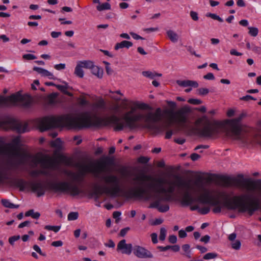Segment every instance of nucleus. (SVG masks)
Instances as JSON below:
<instances>
[{"label":"nucleus","mask_w":261,"mask_h":261,"mask_svg":"<svg viewBox=\"0 0 261 261\" xmlns=\"http://www.w3.org/2000/svg\"><path fill=\"white\" fill-rule=\"evenodd\" d=\"M136 108V106L132 107L129 111L125 113L123 120L125 122V125L123 122L121 121V119L116 115H113L106 118L96 116L92 118L90 113L87 112L82 113L78 116L67 114L58 117L46 116L38 119L37 125L41 132L63 125L71 128L81 129L92 126L100 127L107 126L110 124L114 125V129L115 131L122 130L125 126L132 129L137 127V122L142 120L145 121V115L141 114L133 115Z\"/></svg>","instance_id":"obj_1"},{"label":"nucleus","mask_w":261,"mask_h":261,"mask_svg":"<svg viewBox=\"0 0 261 261\" xmlns=\"http://www.w3.org/2000/svg\"><path fill=\"white\" fill-rule=\"evenodd\" d=\"M175 181H171L164 179L162 178H154L151 175H146L144 173H141L139 175L133 178L135 181H151L156 182L154 184H150L147 187L150 189H153L157 193H162L165 194L163 196H156L154 199H156L151 203L149 208H156L160 212L165 213L169 211V206L168 204L160 205L161 201H170L172 200V196L171 194L173 193L175 188H180L186 187L188 189L190 188L188 182L184 180L181 177L179 176H175ZM141 182L140 185H142Z\"/></svg>","instance_id":"obj_2"},{"label":"nucleus","mask_w":261,"mask_h":261,"mask_svg":"<svg viewBox=\"0 0 261 261\" xmlns=\"http://www.w3.org/2000/svg\"><path fill=\"white\" fill-rule=\"evenodd\" d=\"M75 166L80 169L78 172L65 170L64 173L69 176L72 182L68 181L48 182V189L55 192H69L73 196H77L83 192L80 188L81 184L84 181L87 172H91L95 177H99V171L96 168L92 169L91 165L77 163Z\"/></svg>","instance_id":"obj_3"},{"label":"nucleus","mask_w":261,"mask_h":261,"mask_svg":"<svg viewBox=\"0 0 261 261\" xmlns=\"http://www.w3.org/2000/svg\"><path fill=\"white\" fill-rule=\"evenodd\" d=\"M247 116V113L243 111L236 118L227 120L226 134L244 146L254 143L261 145V132L241 124L242 120Z\"/></svg>","instance_id":"obj_4"},{"label":"nucleus","mask_w":261,"mask_h":261,"mask_svg":"<svg viewBox=\"0 0 261 261\" xmlns=\"http://www.w3.org/2000/svg\"><path fill=\"white\" fill-rule=\"evenodd\" d=\"M218 194L223 200V206L228 210H234L239 208L240 212H247L250 216H252L256 211L260 210L261 206L259 200L257 198H253L249 195L235 196L233 198L234 201L232 202L225 192H219Z\"/></svg>","instance_id":"obj_5"},{"label":"nucleus","mask_w":261,"mask_h":261,"mask_svg":"<svg viewBox=\"0 0 261 261\" xmlns=\"http://www.w3.org/2000/svg\"><path fill=\"white\" fill-rule=\"evenodd\" d=\"M196 127L193 129L201 137L213 138L216 137L223 130L220 123L211 121L207 116H203L195 122Z\"/></svg>","instance_id":"obj_6"},{"label":"nucleus","mask_w":261,"mask_h":261,"mask_svg":"<svg viewBox=\"0 0 261 261\" xmlns=\"http://www.w3.org/2000/svg\"><path fill=\"white\" fill-rule=\"evenodd\" d=\"M100 179L109 186H95L94 191L91 193V196H96V199L98 198L99 196L103 193L112 197H116L122 192L120 180L117 175L109 174L101 176Z\"/></svg>","instance_id":"obj_7"},{"label":"nucleus","mask_w":261,"mask_h":261,"mask_svg":"<svg viewBox=\"0 0 261 261\" xmlns=\"http://www.w3.org/2000/svg\"><path fill=\"white\" fill-rule=\"evenodd\" d=\"M191 112L190 108L185 106L174 112L173 110H165L164 114L168 115L167 122L164 127L168 129L173 123H176L184 126L187 122L188 114Z\"/></svg>","instance_id":"obj_8"},{"label":"nucleus","mask_w":261,"mask_h":261,"mask_svg":"<svg viewBox=\"0 0 261 261\" xmlns=\"http://www.w3.org/2000/svg\"><path fill=\"white\" fill-rule=\"evenodd\" d=\"M203 191V193L202 195L195 197L189 191L187 190L184 193L181 200V204L183 206H189L195 202L209 205H217L218 203V201L216 200V198H214L211 196L208 190L204 189Z\"/></svg>","instance_id":"obj_9"},{"label":"nucleus","mask_w":261,"mask_h":261,"mask_svg":"<svg viewBox=\"0 0 261 261\" xmlns=\"http://www.w3.org/2000/svg\"><path fill=\"white\" fill-rule=\"evenodd\" d=\"M0 154L9 155L19 158L16 161H8V164L9 166L8 169H17L19 165L27 164L30 159L32 158V155L29 153L25 152L20 153L18 150L11 151L6 146L2 145H0Z\"/></svg>","instance_id":"obj_10"},{"label":"nucleus","mask_w":261,"mask_h":261,"mask_svg":"<svg viewBox=\"0 0 261 261\" xmlns=\"http://www.w3.org/2000/svg\"><path fill=\"white\" fill-rule=\"evenodd\" d=\"M12 182L17 187L19 188V190L23 191L29 182L22 178H14L12 180ZM32 191L37 193L38 197L43 196L46 190L48 189V184L47 185H44L41 181L33 182L29 183Z\"/></svg>","instance_id":"obj_11"},{"label":"nucleus","mask_w":261,"mask_h":261,"mask_svg":"<svg viewBox=\"0 0 261 261\" xmlns=\"http://www.w3.org/2000/svg\"><path fill=\"white\" fill-rule=\"evenodd\" d=\"M162 117V110L160 108L156 109L154 113L149 112L145 115V122L148 128L154 129L158 132H162L165 130L164 124L162 126H156L155 123L160 121Z\"/></svg>","instance_id":"obj_12"},{"label":"nucleus","mask_w":261,"mask_h":261,"mask_svg":"<svg viewBox=\"0 0 261 261\" xmlns=\"http://www.w3.org/2000/svg\"><path fill=\"white\" fill-rule=\"evenodd\" d=\"M1 126L6 129H12L18 133H24L29 130L28 123L22 122L10 117H7L1 122Z\"/></svg>","instance_id":"obj_13"},{"label":"nucleus","mask_w":261,"mask_h":261,"mask_svg":"<svg viewBox=\"0 0 261 261\" xmlns=\"http://www.w3.org/2000/svg\"><path fill=\"white\" fill-rule=\"evenodd\" d=\"M29 165L32 167H36L38 164H40L41 167L43 169L53 168L55 166V161L49 157L45 158H39L36 156H32Z\"/></svg>","instance_id":"obj_14"},{"label":"nucleus","mask_w":261,"mask_h":261,"mask_svg":"<svg viewBox=\"0 0 261 261\" xmlns=\"http://www.w3.org/2000/svg\"><path fill=\"white\" fill-rule=\"evenodd\" d=\"M17 101L22 102L24 107H28L31 103L32 98L29 95H22L18 92L8 96V107L14 105Z\"/></svg>","instance_id":"obj_15"},{"label":"nucleus","mask_w":261,"mask_h":261,"mask_svg":"<svg viewBox=\"0 0 261 261\" xmlns=\"http://www.w3.org/2000/svg\"><path fill=\"white\" fill-rule=\"evenodd\" d=\"M127 193L129 197L143 199L146 201L149 200L152 198V195L142 187H139L137 188H132Z\"/></svg>","instance_id":"obj_16"},{"label":"nucleus","mask_w":261,"mask_h":261,"mask_svg":"<svg viewBox=\"0 0 261 261\" xmlns=\"http://www.w3.org/2000/svg\"><path fill=\"white\" fill-rule=\"evenodd\" d=\"M133 252L135 256L140 258H151L153 257L150 251L139 245L134 246Z\"/></svg>","instance_id":"obj_17"},{"label":"nucleus","mask_w":261,"mask_h":261,"mask_svg":"<svg viewBox=\"0 0 261 261\" xmlns=\"http://www.w3.org/2000/svg\"><path fill=\"white\" fill-rule=\"evenodd\" d=\"M133 245L130 243L127 244L125 239H123L119 242L117 246V251L121 252L122 254L130 255L133 250Z\"/></svg>","instance_id":"obj_18"},{"label":"nucleus","mask_w":261,"mask_h":261,"mask_svg":"<svg viewBox=\"0 0 261 261\" xmlns=\"http://www.w3.org/2000/svg\"><path fill=\"white\" fill-rule=\"evenodd\" d=\"M114 163L113 158L109 156H103L100 159V161L97 164L98 171H103L107 165H112Z\"/></svg>","instance_id":"obj_19"},{"label":"nucleus","mask_w":261,"mask_h":261,"mask_svg":"<svg viewBox=\"0 0 261 261\" xmlns=\"http://www.w3.org/2000/svg\"><path fill=\"white\" fill-rule=\"evenodd\" d=\"M176 83L179 86L183 87H193L194 88H197L198 87V83L196 81L191 80H177L176 81Z\"/></svg>","instance_id":"obj_20"},{"label":"nucleus","mask_w":261,"mask_h":261,"mask_svg":"<svg viewBox=\"0 0 261 261\" xmlns=\"http://www.w3.org/2000/svg\"><path fill=\"white\" fill-rule=\"evenodd\" d=\"M133 46V43L130 41L124 40L121 41L120 43H117L116 44L114 48L115 50H118L120 48H122L125 47L126 48H129V47Z\"/></svg>","instance_id":"obj_21"},{"label":"nucleus","mask_w":261,"mask_h":261,"mask_svg":"<svg viewBox=\"0 0 261 261\" xmlns=\"http://www.w3.org/2000/svg\"><path fill=\"white\" fill-rule=\"evenodd\" d=\"M93 74L96 75L97 77L101 79L102 77L103 71L102 68L94 65L90 69Z\"/></svg>","instance_id":"obj_22"},{"label":"nucleus","mask_w":261,"mask_h":261,"mask_svg":"<svg viewBox=\"0 0 261 261\" xmlns=\"http://www.w3.org/2000/svg\"><path fill=\"white\" fill-rule=\"evenodd\" d=\"M30 175L32 176H37L39 174L43 175H50V173L48 171L43 169V170H34L32 171L30 173Z\"/></svg>","instance_id":"obj_23"},{"label":"nucleus","mask_w":261,"mask_h":261,"mask_svg":"<svg viewBox=\"0 0 261 261\" xmlns=\"http://www.w3.org/2000/svg\"><path fill=\"white\" fill-rule=\"evenodd\" d=\"M56 87L59 90H60L61 92L63 93L64 94L67 95L70 97L73 96V94L71 93L68 92L67 90V89H72V88L70 87V86H63V85H56Z\"/></svg>","instance_id":"obj_24"},{"label":"nucleus","mask_w":261,"mask_h":261,"mask_svg":"<svg viewBox=\"0 0 261 261\" xmlns=\"http://www.w3.org/2000/svg\"><path fill=\"white\" fill-rule=\"evenodd\" d=\"M168 37L172 42H176L178 39V35L172 30H168L167 32Z\"/></svg>","instance_id":"obj_25"},{"label":"nucleus","mask_w":261,"mask_h":261,"mask_svg":"<svg viewBox=\"0 0 261 261\" xmlns=\"http://www.w3.org/2000/svg\"><path fill=\"white\" fill-rule=\"evenodd\" d=\"M33 69L34 71L37 72L38 73L41 74L44 76L52 75V73L51 72L40 67H34Z\"/></svg>","instance_id":"obj_26"},{"label":"nucleus","mask_w":261,"mask_h":261,"mask_svg":"<svg viewBox=\"0 0 261 261\" xmlns=\"http://www.w3.org/2000/svg\"><path fill=\"white\" fill-rule=\"evenodd\" d=\"M25 216H31L34 219H37L40 216V214L39 212H34V210H30L25 213Z\"/></svg>","instance_id":"obj_27"},{"label":"nucleus","mask_w":261,"mask_h":261,"mask_svg":"<svg viewBox=\"0 0 261 261\" xmlns=\"http://www.w3.org/2000/svg\"><path fill=\"white\" fill-rule=\"evenodd\" d=\"M182 249L185 252L184 254L188 258H191L190 246L189 244H184L182 246Z\"/></svg>","instance_id":"obj_28"},{"label":"nucleus","mask_w":261,"mask_h":261,"mask_svg":"<svg viewBox=\"0 0 261 261\" xmlns=\"http://www.w3.org/2000/svg\"><path fill=\"white\" fill-rule=\"evenodd\" d=\"M82 68L80 64H78L75 68L74 74L80 78H82L84 76V71Z\"/></svg>","instance_id":"obj_29"},{"label":"nucleus","mask_w":261,"mask_h":261,"mask_svg":"<svg viewBox=\"0 0 261 261\" xmlns=\"http://www.w3.org/2000/svg\"><path fill=\"white\" fill-rule=\"evenodd\" d=\"M216 200L218 201V203L217 205H210L211 206H215L212 211L215 214L220 213L221 212L222 206L221 205V202L219 198H216Z\"/></svg>","instance_id":"obj_30"},{"label":"nucleus","mask_w":261,"mask_h":261,"mask_svg":"<svg viewBox=\"0 0 261 261\" xmlns=\"http://www.w3.org/2000/svg\"><path fill=\"white\" fill-rule=\"evenodd\" d=\"M83 68L91 69L94 65L93 62L91 61H81L79 63Z\"/></svg>","instance_id":"obj_31"},{"label":"nucleus","mask_w":261,"mask_h":261,"mask_svg":"<svg viewBox=\"0 0 261 261\" xmlns=\"http://www.w3.org/2000/svg\"><path fill=\"white\" fill-rule=\"evenodd\" d=\"M96 9L99 11H101L105 10H110L111 9V5L108 3H105L101 5H98Z\"/></svg>","instance_id":"obj_32"},{"label":"nucleus","mask_w":261,"mask_h":261,"mask_svg":"<svg viewBox=\"0 0 261 261\" xmlns=\"http://www.w3.org/2000/svg\"><path fill=\"white\" fill-rule=\"evenodd\" d=\"M12 143L13 145H12L11 144H7V145L10 147H12L13 150H11L9 147H7L8 148H9L11 151H14V150H16L15 149H14V147L17 146L19 145L20 143V139L18 137L14 138L12 140Z\"/></svg>","instance_id":"obj_33"},{"label":"nucleus","mask_w":261,"mask_h":261,"mask_svg":"<svg viewBox=\"0 0 261 261\" xmlns=\"http://www.w3.org/2000/svg\"><path fill=\"white\" fill-rule=\"evenodd\" d=\"M51 146L53 147L60 149L62 147V141L60 138L56 139L51 143Z\"/></svg>","instance_id":"obj_34"},{"label":"nucleus","mask_w":261,"mask_h":261,"mask_svg":"<svg viewBox=\"0 0 261 261\" xmlns=\"http://www.w3.org/2000/svg\"><path fill=\"white\" fill-rule=\"evenodd\" d=\"M206 16L210 17L214 20H217L220 22H223V20L222 18L214 13H208L206 14Z\"/></svg>","instance_id":"obj_35"},{"label":"nucleus","mask_w":261,"mask_h":261,"mask_svg":"<svg viewBox=\"0 0 261 261\" xmlns=\"http://www.w3.org/2000/svg\"><path fill=\"white\" fill-rule=\"evenodd\" d=\"M218 254L215 252H210L205 254L203 258L204 259L208 260L211 259H214L218 257Z\"/></svg>","instance_id":"obj_36"},{"label":"nucleus","mask_w":261,"mask_h":261,"mask_svg":"<svg viewBox=\"0 0 261 261\" xmlns=\"http://www.w3.org/2000/svg\"><path fill=\"white\" fill-rule=\"evenodd\" d=\"M248 29L249 30L248 33L251 36L256 37L258 33V30L257 28L250 27H248Z\"/></svg>","instance_id":"obj_37"},{"label":"nucleus","mask_w":261,"mask_h":261,"mask_svg":"<svg viewBox=\"0 0 261 261\" xmlns=\"http://www.w3.org/2000/svg\"><path fill=\"white\" fill-rule=\"evenodd\" d=\"M241 246V243L240 240H236L233 241L231 243V246L232 248L234 250H238L240 249Z\"/></svg>","instance_id":"obj_38"},{"label":"nucleus","mask_w":261,"mask_h":261,"mask_svg":"<svg viewBox=\"0 0 261 261\" xmlns=\"http://www.w3.org/2000/svg\"><path fill=\"white\" fill-rule=\"evenodd\" d=\"M134 106H136L137 108L143 109V110H146L149 109V107L148 105L144 103H138L137 102H136L134 103Z\"/></svg>","instance_id":"obj_39"},{"label":"nucleus","mask_w":261,"mask_h":261,"mask_svg":"<svg viewBox=\"0 0 261 261\" xmlns=\"http://www.w3.org/2000/svg\"><path fill=\"white\" fill-rule=\"evenodd\" d=\"M44 228L48 230H52L55 232H57L61 228L60 226H51V225H46L44 227Z\"/></svg>","instance_id":"obj_40"},{"label":"nucleus","mask_w":261,"mask_h":261,"mask_svg":"<svg viewBox=\"0 0 261 261\" xmlns=\"http://www.w3.org/2000/svg\"><path fill=\"white\" fill-rule=\"evenodd\" d=\"M8 96L4 97L2 95H0V107H2V106L8 107Z\"/></svg>","instance_id":"obj_41"},{"label":"nucleus","mask_w":261,"mask_h":261,"mask_svg":"<svg viewBox=\"0 0 261 261\" xmlns=\"http://www.w3.org/2000/svg\"><path fill=\"white\" fill-rule=\"evenodd\" d=\"M79 213L77 212H70L68 215V219L69 221L75 220L78 218Z\"/></svg>","instance_id":"obj_42"},{"label":"nucleus","mask_w":261,"mask_h":261,"mask_svg":"<svg viewBox=\"0 0 261 261\" xmlns=\"http://www.w3.org/2000/svg\"><path fill=\"white\" fill-rule=\"evenodd\" d=\"M142 75L151 79H154L155 76V72H152L149 71H143Z\"/></svg>","instance_id":"obj_43"},{"label":"nucleus","mask_w":261,"mask_h":261,"mask_svg":"<svg viewBox=\"0 0 261 261\" xmlns=\"http://www.w3.org/2000/svg\"><path fill=\"white\" fill-rule=\"evenodd\" d=\"M166 236V229L164 227L160 229V233L159 236L160 240L163 241L165 240Z\"/></svg>","instance_id":"obj_44"},{"label":"nucleus","mask_w":261,"mask_h":261,"mask_svg":"<svg viewBox=\"0 0 261 261\" xmlns=\"http://www.w3.org/2000/svg\"><path fill=\"white\" fill-rule=\"evenodd\" d=\"M77 101L79 105L84 106L89 105V101L87 100L84 97L80 96L77 98Z\"/></svg>","instance_id":"obj_45"},{"label":"nucleus","mask_w":261,"mask_h":261,"mask_svg":"<svg viewBox=\"0 0 261 261\" xmlns=\"http://www.w3.org/2000/svg\"><path fill=\"white\" fill-rule=\"evenodd\" d=\"M198 94L200 95H206L209 93V90L207 88H201L197 89Z\"/></svg>","instance_id":"obj_46"},{"label":"nucleus","mask_w":261,"mask_h":261,"mask_svg":"<svg viewBox=\"0 0 261 261\" xmlns=\"http://www.w3.org/2000/svg\"><path fill=\"white\" fill-rule=\"evenodd\" d=\"M20 238L19 235L13 236L9 238V243L11 245H13L15 241L18 240Z\"/></svg>","instance_id":"obj_47"},{"label":"nucleus","mask_w":261,"mask_h":261,"mask_svg":"<svg viewBox=\"0 0 261 261\" xmlns=\"http://www.w3.org/2000/svg\"><path fill=\"white\" fill-rule=\"evenodd\" d=\"M188 102L191 104L198 105L202 103V101L198 99L191 98L188 100Z\"/></svg>","instance_id":"obj_48"},{"label":"nucleus","mask_w":261,"mask_h":261,"mask_svg":"<svg viewBox=\"0 0 261 261\" xmlns=\"http://www.w3.org/2000/svg\"><path fill=\"white\" fill-rule=\"evenodd\" d=\"M210 211V208L208 206L203 207L199 209V213L202 215H206Z\"/></svg>","instance_id":"obj_49"},{"label":"nucleus","mask_w":261,"mask_h":261,"mask_svg":"<svg viewBox=\"0 0 261 261\" xmlns=\"http://www.w3.org/2000/svg\"><path fill=\"white\" fill-rule=\"evenodd\" d=\"M22 58L24 60H31L36 59L37 57L32 54H24L22 56Z\"/></svg>","instance_id":"obj_50"},{"label":"nucleus","mask_w":261,"mask_h":261,"mask_svg":"<svg viewBox=\"0 0 261 261\" xmlns=\"http://www.w3.org/2000/svg\"><path fill=\"white\" fill-rule=\"evenodd\" d=\"M95 106L98 108L104 109L105 108V102L102 99H101L98 101Z\"/></svg>","instance_id":"obj_51"},{"label":"nucleus","mask_w":261,"mask_h":261,"mask_svg":"<svg viewBox=\"0 0 261 261\" xmlns=\"http://www.w3.org/2000/svg\"><path fill=\"white\" fill-rule=\"evenodd\" d=\"M1 202L5 207L10 208L12 203L9 200L3 199L1 200Z\"/></svg>","instance_id":"obj_52"},{"label":"nucleus","mask_w":261,"mask_h":261,"mask_svg":"<svg viewBox=\"0 0 261 261\" xmlns=\"http://www.w3.org/2000/svg\"><path fill=\"white\" fill-rule=\"evenodd\" d=\"M34 250H35L37 253H38L40 255L45 256L46 254L43 253L40 249V248L37 245H34L33 247Z\"/></svg>","instance_id":"obj_53"},{"label":"nucleus","mask_w":261,"mask_h":261,"mask_svg":"<svg viewBox=\"0 0 261 261\" xmlns=\"http://www.w3.org/2000/svg\"><path fill=\"white\" fill-rule=\"evenodd\" d=\"M9 176L6 172L0 171V181L3 180L9 179Z\"/></svg>","instance_id":"obj_54"},{"label":"nucleus","mask_w":261,"mask_h":261,"mask_svg":"<svg viewBox=\"0 0 261 261\" xmlns=\"http://www.w3.org/2000/svg\"><path fill=\"white\" fill-rule=\"evenodd\" d=\"M120 215H121V212H120L115 211V212H113V217L114 218L116 219V223H118V222L120 221V218H119V217L120 216Z\"/></svg>","instance_id":"obj_55"},{"label":"nucleus","mask_w":261,"mask_h":261,"mask_svg":"<svg viewBox=\"0 0 261 261\" xmlns=\"http://www.w3.org/2000/svg\"><path fill=\"white\" fill-rule=\"evenodd\" d=\"M119 172L124 177L126 176L127 175V174H128V173L126 168L125 167H123L122 168H121L119 170Z\"/></svg>","instance_id":"obj_56"},{"label":"nucleus","mask_w":261,"mask_h":261,"mask_svg":"<svg viewBox=\"0 0 261 261\" xmlns=\"http://www.w3.org/2000/svg\"><path fill=\"white\" fill-rule=\"evenodd\" d=\"M190 16L194 21H197L198 20V13L195 11H191L190 12Z\"/></svg>","instance_id":"obj_57"},{"label":"nucleus","mask_w":261,"mask_h":261,"mask_svg":"<svg viewBox=\"0 0 261 261\" xmlns=\"http://www.w3.org/2000/svg\"><path fill=\"white\" fill-rule=\"evenodd\" d=\"M168 240L170 243L175 244L177 242V237L175 235H170L169 236Z\"/></svg>","instance_id":"obj_58"},{"label":"nucleus","mask_w":261,"mask_h":261,"mask_svg":"<svg viewBox=\"0 0 261 261\" xmlns=\"http://www.w3.org/2000/svg\"><path fill=\"white\" fill-rule=\"evenodd\" d=\"M176 132H177V130L173 132V130L171 129L167 130L166 133L165 138L167 139H170L173 134Z\"/></svg>","instance_id":"obj_59"},{"label":"nucleus","mask_w":261,"mask_h":261,"mask_svg":"<svg viewBox=\"0 0 261 261\" xmlns=\"http://www.w3.org/2000/svg\"><path fill=\"white\" fill-rule=\"evenodd\" d=\"M200 155L196 153H193L191 154L190 158L193 161H196L200 158Z\"/></svg>","instance_id":"obj_60"},{"label":"nucleus","mask_w":261,"mask_h":261,"mask_svg":"<svg viewBox=\"0 0 261 261\" xmlns=\"http://www.w3.org/2000/svg\"><path fill=\"white\" fill-rule=\"evenodd\" d=\"M203 78L205 80H214L215 79V76L212 73L210 72L204 75Z\"/></svg>","instance_id":"obj_61"},{"label":"nucleus","mask_w":261,"mask_h":261,"mask_svg":"<svg viewBox=\"0 0 261 261\" xmlns=\"http://www.w3.org/2000/svg\"><path fill=\"white\" fill-rule=\"evenodd\" d=\"M129 229L130 228L128 227L122 229L120 231L119 235L121 237H124Z\"/></svg>","instance_id":"obj_62"},{"label":"nucleus","mask_w":261,"mask_h":261,"mask_svg":"<svg viewBox=\"0 0 261 261\" xmlns=\"http://www.w3.org/2000/svg\"><path fill=\"white\" fill-rule=\"evenodd\" d=\"M151 238L152 242L153 244H156L158 242V234L156 233H152L151 234Z\"/></svg>","instance_id":"obj_63"},{"label":"nucleus","mask_w":261,"mask_h":261,"mask_svg":"<svg viewBox=\"0 0 261 261\" xmlns=\"http://www.w3.org/2000/svg\"><path fill=\"white\" fill-rule=\"evenodd\" d=\"M210 240V237L208 235H205L200 239V241L205 244L209 242Z\"/></svg>","instance_id":"obj_64"}]
</instances>
